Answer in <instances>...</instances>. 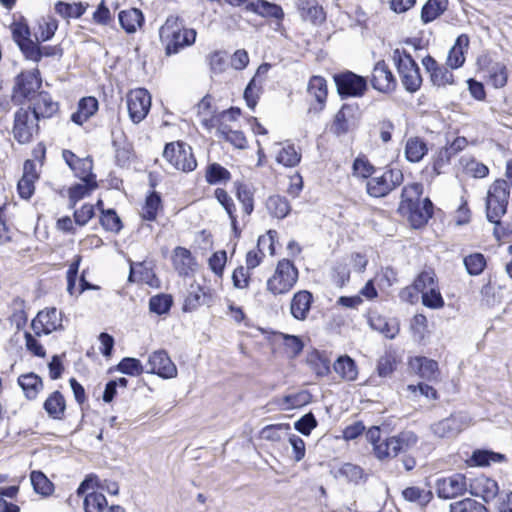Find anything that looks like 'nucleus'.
I'll list each match as a JSON object with an SVG mask.
<instances>
[{
  "mask_svg": "<svg viewBox=\"0 0 512 512\" xmlns=\"http://www.w3.org/2000/svg\"><path fill=\"white\" fill-rule=\"evenodd\" d=\"M392 58L405 90L410 93L418 91L422 84V77L419 66L411 54L404 49L397 48L393 51Z\"/></svg>",
  "mask_w": 512,
  "mask_h": 512,
  "instance_id": "nucleus-1",
  "label": "nucleus"
},
{
  "mask_svg": "<svg viewBox=\"0 0 512 512\" xmlns=\"http://www.w3.org/2000/svg\"><path fill=\"white\" fill-rule=\"evenodd\" d=\"M299 272L292 261L282 259L274 274L267 280L266 289L274 296L289 293L298 281Z\"/></svg>",
  "mask_w": 512,
  "mask_h": 512,
  "instance_id": "nucleus-2",
  "label": "nucleus"
},
{
  "mask_svg": "<svg viewBox=\"0 0 512 512\" xmlns=\"http://www.w3.org/2000/svg\"><path fill=\"white\" fill-rule=\"evenodd\" d=\"M510 196L509 185L506 180H496L490 187L486 200L487 220L496 226L501 225V217L507 211Z\"/></svg>",
  "mask_w": 512,
  "mask_h": 512,
  "instance_id": "nucleus-3",
  "label": "nucleus"
},
{
  "mask_svg": "<svg viewBox=\"0 0 512 512\" xmlns=\"http://www.w3.org/2000/svg\"><path fill=\"white\" fill-rule=\"evenodd\" d=\"M404 180L403 172L398 168L387 167L380 175L374 174L366 183V192L374 198L387 196L399 187Z\"/></svg>",
  "mask_w": 512,
  "mask_h": 512,
  "instance_id": "nucleus-4",
  "label": "nucleus"
},
{
  "mask_svg": "<svg viewBox=\"0 0 512 512\" xmlns=\"http://www.w3.org/2000/svg\"><path fill=\"white\" fill-rule=\"evenodd\" d=\"M40 119L27 107L19 108L14 114L13 137L19 144L30 143L39 133Z\"/></svg>",
  "mask_w": 512,
  "mask_h": 512,
  "instance_id": "nucleus-5",
  "label": "nucleus"
},
{
  "mask_svg": "<svg viewBox=\"0 0 512 512\" xmlns=\"http://www.w3.org/2000/svg\"><path fill=\"white\" fill-rule=\"evenodd\" d=\"M163 157L177 170L191 172L197 167L192 148L184 142H172L165 145Z\"/></svg>",
  "mask_w": 512,
  "mask_h": 512,
  "instance_id": "nucleus-6",
  "label": "nucleus"
},
{
  "mask_svg": "<svg viewBox=\"0 0 512 512\" xmlns=\"http://www.w3.org/2000/svg\"><path fill=\"white\" fill-rule=\"evenodd\" d=\"M42 86L40 71L35 68L30 71H22L15 78L12 99L22 104L24 100H32Z\"/></svg>",
  "mask_w": 512,
  "mask_h": 512,
  "instance_id": "nucleus-7",
  "label": "nucleus"
},
{
  "mask_svg": "<svg viewBox=\"0 0 512 512\" xmlns=\"http://www.w3.org/2000/svg\"><path fill=\"white\" fill-rule=\"evenodd\" d=\"M333 78L341 98L361 97L367 90L366 78L352 71L335 74Z\"/></svg>",
  "mask_w": 512,
  "mask_h": 512,
  "instance_id": "nucleus-8",
  "label": "nucleus"
},
{
  "mask_svg": "<svg viewBox=\"0 0 512 512\" xmlns=\"http://www.w3.org/2000/svg\"><path fill=\"white\" fill-rule=\"evenodd\" d=\"M127 108L131 121L138 124L143 121L151 108V95L144 88L132 90L127 95Z\"/></svg>",
  "mask_w": 512,
  "mask_h": 512,
  "instance_id": "nucleus-9",
  "label": "nucleus"
},
{
  "mask_svg": "<svg viewBox=\"0 0 512 512\" xmlns=\"http://www.w3.org/2000/svg\"><path fill=\"white\" fill-rule=\"evenodd\" d=\"M31 328L37 336L42 334L48 335L53 331L62 329L61 311L52 307L38 312L37 316L32 320Z\"/></svg>",
  "mask_w": 512,
  "mask_h": 512,
  "instance_id": "nucleus-10",
  "label": "nucleus"
},
{
  "mask_svg": "<svg viewBox=\"0 0 512 512\" xmlns=\"http://www.w3.org/2000/svg\"><path fill=\"white\" fill-rule=\"evenodd\" d=\"M145 368V372L157 374L164 379H170L177 376L176 365L172 362L165 350L154 351L149 356Z\"/></svg>",
  "mask_w": 512,
  "mask_h": 512,
  "instance_id": "nucleus-11",
  "label": "nucleus"
},
{
  "mask_svg": "<svg viewBox=\"0 0 512 512\" xmlns=\"http://www.w3.org/2000/svg\"><path fill=\"white\" fill-rule=\"evenodd\" d=\"M435 489L439 498L452 499L463 495L468 490V484L464 475L456 473L437 479Z\"/></svg>",
  "mask_w": 512,
  "mask_h": 512,
  "instance_id": "nucleus-12",
  "label": "nucleus"
},
{
  "mask_svg": "<svg viewBox=\"0 0 512 512\" xmlns=\"http://www.w3.org/2000/svg\"><path fill=\"white\" fill-rule=\"evenodd\" d=\"M372 87L382 93H391L397 87V80L384 60L378 61L372 71Z\"/></svg>",
  "mask_w": 512,
  "mask_h": 512,
  "instance_id": "nucleus-13",
  "label": "nucleus"
},
{
  "mask_svg": "<svg viewBox=\"0 0 512 512\" xmlns=\"http://www.w3.org/2000/svg\"><path fill=\"white\" fill-rule=\"evenodd\" d=\"M422 65L430 76L433 85L445 87L455 83L454 75L446 65H440L431 55L422 59Z\"/></svg>",
  "mask_w": 512,
  "mask_h": 512,
  "instance_id": "nucleus-14",
  "label": "nucleus"
},
{
  "mask_svg": "<svg viewBox=\"0 0 512 512\" xmlns=\"http://www.w3.org/2000/svg\"><path fill=\"white\" fill-rule=\"evenodd\" d=\"M468 490L473 496L480 497L487 503L494 500L499 494L498 483L485 475L470 479Z\"/></svg>",
  "mask_w": 512,
  "mask_h": 512,
  "instance_id": "nucleus-15",
  "label": "nucleus"
},
{
  "mask_svg": "<svg viewBox=\"0 0 512 512\" xmlns=\"http://www.w3.org/2000/svg\"><path fill=\"white\" fill-rule=\"evenodd\" d=\"M27 108L41 120L53 117L59 110V104L53 101L48 92L40 91L30 100V105Z\"/></svg>",
  "mask_w": 512,
  "mask_h": 512,
  "instance_id": "nucleus-16",
  "label": "nucleus"
},
{
  "mask_svg": "<svg viewBox=\"0 0 512 512\" xmlns=\"http://www.w3.org/2000/svg\"><path fill=\"white\" fill-rule=\"evenodd\" d=\"M464 427V419L457 414H451L449 417L442 419L430 426L434 436L438 438H454Z\"/></svg>",
  "mask_w": 512,
  "mask_h": 512,
  "instance_id": "nucleus-17",
  "label": "nucleus"
},
{
  "mask_svg": "<svg viewBox=\"0 0 512 512\" xmlns=\"http://www.w3.org/2000/svg\"><path fill=\"white\" fill-rule=\"evenodd\" d=\"M357 111L356 105L344 104L335 115L331 131L337 136L346 134L355 125Z\"/></svg>",
  "mask_w": 512,
  "mask_h": 512,
  "instance_id": "nucleus-18",
  "label": "nucleus"
},
{
  "mask_svg": "<svg viewBox=\"0 0 512 512\" xmlns=\"http://www.w3.org/2000/svg\"><path fill=\"white\" fill-rule=\"evenodd\" d=\"M313 303V295L308 290L296 292L290 302V313L292 317L299 321L307 319Z\"/></svg>",
  "mask_w": 512,
  "mask_h": 512,
  "instance_id": "nucleus-19",
  "label": "nucleus"
},
{
  "mask_svg": "<svg viewBox=\"0 0 512 512\" xmlns=\"http://www.w3.org/2000/svg\"><path fill=\"white\" fill-rule=\"evenodd\" d=\"M403 214L408 215V219L414 228H421L427 224L433 215V203L429 198L416 203L411 210H404Z\"/></svg>",
  "mask_w": 512,
  "mask_h": 512,
  "instance_id": "nucleus-20",
  "label": "nucleus"
},
{
  "mask_svg": "<svg viewBox=\"0 0 512 512\" xmlns=\"http://www.w3.org/2000/svg\"><path fill=\"white\" fill-rule=\"evenodd\" d=\"M469 43L470 39L467 34H461L456 38L454 45L449 50L446 60V65L450 69H458L464 65L466 60L465 53L468 50Z\"/></svg>",
  "mask_w": 512,
  "mask_h": 512,
  "instance_id": "nucleus-21",
  "label": "nucleus"
},
{
  "mask_svg": "<svg viewBox=\"0 0 512 512\" xmlns=\"http://www.w3.org/2000/svg\"><path fill=\"white\" fill-rule=\"evenodd\" d=\"M172 262L175 270L180 276H188L196 266L195 258L190 250L178 246L173 251Z\"/></svg>",
  "mask_w": 512,
  "mask_h": 512,
  "instance_id": "nucleus-22",
  "label": "nucleus"
},
{
  "mask_svg": "<svg viewBox=\"0 0 512 512\" xmlns=\"http://www.w3.org/2000/svg\"><path fill=\"white\" fill-rule=\"evenodd\" d=\"M196 31L194 29L183 28L175 33L171 39H168L163 44L167 55L176 54L183 47L190 46L195 42Z\"/></svg>",
  "mask_w": 512,
  "mask_h": 512,
  "instance_id": "nucleus-23",
  "label": "nucleus"
},
{
  "mask_svg": "<svg viewBox=\"0 0 512 512\" xmlns=\"http://www.w3.org/2000/svg\"><path fill=\"white\" fill-rule=\"evenodd\" d=\"M335 478H344L348 483L354 485L364 484L368 479V474L364 469L353 463H344L334 473Z\"/></svg>",
  "mask_w": 512,
  "mask_h": 512,
  "instance_id": "nucleus-24",
  "label": "nucleus"
},
{
  "mask_svg": "<svg viewBox=\"0 0 512 512\" xmlns=\"http://www.w3.org/2000/svg\"><path fill=\"white\" fill-rule=\"evenodd\" d=\"M97 110V99L92 96L84 97L79 101L77 111L71 115V120L78 125H82L93 116Z\"/></svg>",
  "mask_w": 512,
  "mask_h": 512,
  "instance_id": "nucleus-25",
  "label": "nucleus"
},
{
  "mask_svg": "<svg viewBox=\"0 0 512 512\" xmlns=\"http://www.w3.org/2000/svg\"><path fill=\"white\" fill-rule=\"evenodd\" d=\"M43 408L50 418L54 420H62L66 409L64 396L59 391H54L45 400Z\"/></svg>",
  "mask_w": 512,
  "mask_h": 512,
  "instance_id": "nucleus-26",
  "label": "nucleus"
},
{
  "mask_svg": "<svg viewBox=\"0 0 512 512\" xmlns=\"http://www.w3.org/2000/svg\"><path fill=\"white\" fill-rule=\"evenodd\" d=\"M423 193V186L420 183H411L403 187L399 211L411 210L419 203Z\"/></svg>",
  "mask_w": 512,
  "mask_h": 512,
  "instance_id": "nucleus-27",
  "label": "nucleus"
},
{
  "mask_svg": "<svg viewBox=\"0 0 512 512\" xmlns=\"http://www.w3.org/2000/svg\"><path fill=\"white\" fill-rule=\"evenodd\" d=\"M18 384L29 400L35 399L43 389L41 377L33 372L20 375L18 377Z\"/></svg>",
  "mask_w": 512,
  "mask_h": 512,
  "instance_id": "nucleus-28",
  "label": "nucleus"
},
{
  "mask_svg": "<svg viewBox=\"0 0 512 512\" xmlns=\"http://www.w3.org/2000/svg\"><path fill=\"white\" fill-rule=\"evenodd\" d=\"M428 153L427 143L420 137H410L405 144V157L411 163L420 162Z\"/></svg>",
  "mask_w": 512,
  "mask_h": 512,
  "instance_id": "nucleus-29",
  "label": "nucleus"
},
{
  "mask_svg": "<svg viewBox=\"0 0 512 512\" xmlns=\"http://www.w3.org/2000/svg\"><path fill=\"white\" fill-rule=\"evenodd\" d=\"M246 9L257 13L262 17H271L277 20H282L284 17V12L281 6L274 3H270L266 0L250 2L247 4Z\"/></svg>",
  "mask_w": 512,
  "mask_h": 512,
  "instance_id": "nucleus-30",
  "label": "nucleus"
},
{
  "mask_svg": "<svg viewBox=\"0 0 512 512\" xmlns=\"http://www.w3.org/2000/svg\"><path fill=\"white\" fill-rule=\"evenodd\" d=\"M334 371L346 381H354L358 370L355 361L348 355L339 356L333 364Z\"/></svg>",
  "mask_w": 512,
  "mask_h": 512,
  "instance_id": "nucleus-31",
  "label": "nucleus"
},
{
  "mask_svg": "<svg viewBox=\"0 0 512 512\" xmlns=\"http://www.w3.org/2000/svg\"><path fill=\"white\" fill-rule=\"evenodd\" d=\"M119 23L121 27L127 33L136 32L137 28L140 27L144 22V16L141 10L137 8H130L123 10L118 15Z\"/></svg>",
  "mask_w": 512,
  "mask_h": 512,
  "instance_id": "nucleus-32",
  "label": "nucleus"
},
{
  "mask_svg": "<svg viewBox=\"0 0 512 512\" xmlns=\"http://www.w3.org/2000/svg\"><path fill=\"white\" fill-rule=\"evenodd\" d=\"M266 208L269 214L277 219H284L291 211V206L286 197L272 195L266 200Z\"/></svg>",
  "mask_w": 512,
  "mask_h": 512,
  "instance_id": "nucleus-33",
  "label": "nucleus"
},
{
  "mask_svg": "<svg viewBox=\"0 0 512 512\" xmlns=\"http://www.w3.org/2000/svg\"><path fill=\"white\" fill-rule=\"evenodd\" d=\"M411 365L417 369L419 376L426 380H434L438 376V363L426 357H416Z\"/></svg>",
  "mask_w": 512,
  "mask_h": 512,
  "instance_id": "nucleus-34",
  "label": "nucleus"
},
{
  "mask_svg": "<svg viewBox=\"0 0 512 512\" xmlns=\"http://www.w3.org/2000/svg\"><path fill=\"white\" fill-rule=\"evenodd\" d=\"M307 91L319 104L318 111H321L327 98V83L321 76H313L309 80Z\"/></svg>",
  "mask_w": 512,
  "mask_h": 512,
  "instance_id": "nucleus-35",
  "label": "nucleus"
},
{
  "mask_svg": "<svg viewBox=\"0 0 512 512\" xmlns=\"http://www.w3.org/2000/svg\"><path fill=\"white\" fill-rule=\"evenodd\" d=\"M506 461V456L502 453L491 450L477 449L472 453L470 463L475 466H489L491 463H501Z\"/></svg>",
  "mask_w": 512,
  "mask_h": 512,
  "instance_id": "nucleus-36",
  "label": "nucleus"
},
{
  "mask_svg": "<svg viewBox=\"0 0 512 512\" xmlns=\"http://www.w3.org/2000/svg\"><path fill=\"white\" fill-rule=\"evenodd\" d=\"M82 182L71 186L68 190L70 208H74L78 201L90 195L98 186L96 181L82 180Z\"/></svg>",
  "mask_w": 512,
  "mask_h": 512,
  "instance_id": "nucleus-37",
  "label": "nucleus"
},
{
  "mask_svg": "<svg viewBox=\"0 0 512 512\" xmlns=\"http://www.w3.org/2000/svg\"><path fill=\"white\" fill-rule=\"evenodd\" d=\"M448 0H428L422 7L421 20L429 23L438 18L447 9Z\"/></svg>",
  "mask_w": 512,
  "mask_h": 512,
  "instance_id": "nucleus-38",
  "label": "nucleus"
},
{
  "mask_svg": "<svg viewBox=\"0 0 512 512\" xmlns=\"http://www.w3.org/2000/svg\"><path fill=\"white\" fill-rule=\"evenodd\" d=\"M30 481L35 493L43 497H48L54 492V484L42 471H32Z\"/></svg>",
  "mask_w": 512,
  "mask_h": 512,
  "instance_id": "nucleus-39",
  "label": "nucleus"
},
{
  "mask_svg": "<svg viewBox=\"0 0 512 512\" xmlns=\"http://www.w3.org/2000/svg\"><path fill=\"white\" fill-rule=\"evenodd\" d=\"M301 157V152L297 151L293 144H288L279 149L276 161L284 167H295L300 163Z\"/></svg>",
  "mask_w": 512,
  "mask_h": 512,
  "instance_id": "nucleus-40",
  "label": "nucleus"
},
{
  "mask_svg": "<svg viewBox=\"0 0 512 512\" xmlns=\"http://www.w3.org/2000/svg\"><path fill=\"white\" fill-rule=\"evenodd\" d=\"M373 454L379 461L395 458L399 454V451L394 436L382 440L373 449Z\"/></svg>",
  "mask_w": 512,
  "mask_h": 512,
  "instance_id": "nucleus-41",
  "label": "nucleus"
},
{
  "mask_svg": "<svg viewBox=\"0 0 512 512\" xmlns=\"http://www.w3.org/2000/svg\"><path fill=\"white\" fill-rule=\"evenodd\" d=\"M205 179L211 185L226 183L231 179V173L220 164L211 163L206 168Z\"/></svg>",
  "mask_w": 512,
  "mask_h": 512,
  "instance_id": "nucleus-42",
  "label": "nucleus"
},
{
  "mask_svg": "<svg viewBox=\"0 0 512 512\" xmlns=\"http://www.w3.org/2000/svg\"><path fill=\"white\" fill-rule=\"evenodd\" d=\"M206 293L199 285H191L185 298L183 310L190 312L205 304Z\"/></svg>",
  "mask_w": 512,
  "mask_h": 512,
  "instance_id": "nucleus-43",
  "label": "nucleus"
},
{
  "mask_svg": "<svg viewBox=\"0 0 512 512\" xmlns=\"http://www.w3.org/2000/svg\"><path fill=\"white\" fill-rule=\"evenodd\" d=\"M88 7V4L79 3H66L59 1L55 5V11L63 18H80Z\"/></svg>",
  "mask_w": 512,
  "mask_h": 512,
  "instance_id": "nucleus-44",
  "label": "nucleus"
},
{
  "mask_svg": "<svg viewBox=\"0 0 512 512\" xmlns=\"http://www.w3.org/2000/svg\"><path fill=\"white\" fill-rule=\"evenodd\" d=\"M161 207V197L160 194L153 191L151 192L145 200V204L142 207L141 217L144 220L154 221L157 217V213L159 208Z\"/></svg>",
  "mask_w": 512,
  "mask_h": 512,
  "instance_id": "nucleus-45",
  "label": "nucleus"
},
{
  "mask_svg": "<svg viewBox=\"0 0 512 512\" xmlns=\"http://www.w3.org/2000/svg\"><path fill=\"white\" fill-rule=\"evenodd\" d=\"M464 266L469 275L478 276L486 268V258L482 253H472L463 259Z\"/></svg>",
  "mask_w": 512,
  "mask_h": 512,
  "instance_id": "nucleus-46",
  "label": "nucleus"
},
{
  "mask_svg": "<svg viewBox=\"0 0 512 512\" xmlns=\"http://www.w3.org/2000/svg\"><path fill=\"white\" fill-rule=\"evenodd\" d=\"M352 170L354 176L368 180L378 171L364 155L358 156L353 161Z\"/></svg>",
  "mask_w": 512,
  "mask_h": 512,
  "instance_id": "nucleus-47",
  "label": "nucleus"
},
{
  "mask_svg": "<svg viewBox=\"0 0 512 512\" xmlns=\"http://www.w3.org/2000/svg\"><path fill=\"white\" fill-rule=\"evenodd\" d=\"M402 495L405 500L410 502H418L422 506H426L433 498L432 491H426L415 486L407 487L404 489Z\"/></svg>",
  "mask_w": 512,
  "mask_h": 512,
  "instance_id": "nucleus-48",
  "label": "nucleus"
},
{
  "mask_svg": "<svg viewBox=\"0 0 512 512\" xmlns=\"http://www.w3.org/2000/svg\"><path fill=\"white\" fill-rule=\"evenodd\" d=\"M468 145V141L465 137H456L448 146L441 149L439 152V160L436 162L435 167L439 161L449 162L451 157L461 152Z\"/></svg>",
  "mask_w": 512,
  "mask_h": 512,
  "instance_id": "nucleus-49",
  "label": "nucleus"
},
{
  "mask_svg": "<svg viewBox=\"0 0 512 512\" xmlns=\"http://www.w3.org/2000/svg\"><path fill=\"white\" fill-rule=\"evenodd\" d=\"M107 504L106 497L95 491L86 494L83 503L85 512H103Z\"/></svg>",
  "mask_w": 512,
  "mask_h": 512,
  "instance_id": "nucleus-50",
  "label": "nucleus"
},
{
  "mask_svg": "<svg viewBox=\"0 0 512 512\" xmlns=\"http://www.w3.org/2000/svg\"><path fill=\"white\" fill-rule=\"evenodd\" d=\"M116 369L129 376H139L146 370L139 359L132 357L123 358L117 364Z\"/></svg>",
  "mask_w": 512,
  "mask_h": 512,
  "instance_id": "nucleus-51",
  "label": "nucleus"
},
{
  "mask_svg": "<svg viewBox=\"0 0 512 512\" xmlns=\"http://www.w3.org/2000/svg\"><path fill=\"white\" fill-rule=\"evenodd\" d=\"M183 28L184 27L180 21V18L174 15H170L159 29V37L161 42L164 43L168 39H171L175 33L179 32Z\"/></svg>",
  "mask_w": 512,
  "mask_h": 512,
  "instance_id": "nucleus-52",
  "label": "nucleus"
},
{
  "mask_svg": "<svg viewBox=\"0 0 512 512\" xmlns=\"http://www.w3.org/2000/svg\"><path fill=\"white\" fill-rule=\"evenodd\" d=\"M100 224L106 231L118 233L122 229V221L114 209L102 210Z\"/></svg>",
  "mask_w": 512,
  "mask_h": 512,
  "instance_id": "nucleus-53",
  "label": "nucleus"
},
{
  "mask_svg": "<svg viewBox=\"0 0 512 512\" xmlns=\"http://www.w3.org/2000/svg\"><path fill=\"white\" fill-rule=\"evenodd\" d=\"M437 286L436 275L432 270L422 271L414 280L413 289L424 294L425 291Z\"/></svg>",
  "mask_w": 512,
  "mask_h": 512,
  "instance_id": "nucleus-54",
  "label": "nucleus"
},
{
  "mask_svg": "<svg viewBox=\"0 0 512 512\" xmlns=\"http://www.w3.org/2000/svg\"><path fill=\"white\" fill-rule=\"evenodd\" d=\"M172 304H173V299H172L171 295L158 294V295L152 296L150 298L149 309L153 313L162 315V314L169 312Z\"/></svg>",
  "mask_w": 512,
  "mask_h": 512,
  "instance_id": "nucleus-55",
  "label": "nucleus"
},
{
  "mask_svg": "<svg viewBox=\"0 0 512 512\" xmlns=\"http://www.w3.org/2000/svg\"><path fill=\"white\" fill-rule=\"evenodd\" d=\"M289 430L290 425L287 423L267 425L261 430L260 437L268 441L279 442L282 435Z\"/></svg>",
  "mask_w": 512,
  "mask_h": 512,
  "instance_id": "nucleus-56",
  "label": "nucleus"
},
{
  "mask_svg": "<svg viewBox=\"0 0 512 512\" xmlns=\"http://www.w3.org/2000/svg\"><path fill=\"white\" fill-rule=\"evenodd\" d=\"M450 512H488V510L476 500L466 498L450 504Z\"/></svg>",
  "mask_w": 512,
  "mask_h": 512,
  "instance_id": "nucleus-57",
  "label": "nucleus"
},
{
  "mask_svg": "<svg viewBox=\"0 0 512 512\" xmlns=\"http://www.w3.org/2000/svg\"><path fill=\"white\" fill-rule=\"evenodd\" d=\"M490 82L495 88H502L507 84L508 73L507 68L503 63H495L491 66L490 71Z\"/></svg>",
  "mask_w": 512,
  "mask_h": 512,
  "instance_id": "nucleus-58",
  "label": "nucleus"
},
{
  "mask_svg": "<svg viewBox=\"0 0 512 512\" xmlns=\"http://www.w3.org/2000/svg\"><path fill=\"white\" fill-rule=\"evenodd\" d=\"M93 162L89 157L82 158L77 161V164L72 168L75 176L81 180L96 181L95 174L92 173Z\"/></svg>",
  "mask_w": 512,
  "mask_h": 512,
  "instance_id": "nucleus-59",
  "label": "nucleus"
},
{
  "mask_svg": "<svg viewBox=\"0 0 512 512\" xmlns=\"http://www.w3.org/2000/svg\"><path fill=\"white\" fill-rule=\"evenodd\" d=\"M261 85L262 81H258L256 77H253L244 90V99L247 103V106L252 110L257 105Z\"/></svg>",
  "mask_w": 512,
  "mask_h": 512,
  "instance_id": "nucleus-60",
  "label": "nucleus"
},
{
  "mask_svg": "<svg viewBox=\"0 0 512 512\" xmlns=\"http://www.w3.org/2000/svg\"><path fill=\"white\" fill-rule=\"evenodd\" d=\"M394 438L397 442L399 453L406 452L418 442V436L410 430L401 431L397 435H394Z\"/></svg>",
  "mask_w": 512,
  "mask_h": 512,
  "instance_id": "nucleus-61",
  "label": "nucleus"
},
{
  "mask_svg": "<svg viewBox=\"0 0 512 512\" xmlns=\"http://www.w3.org/2000/svg\"><path fill=\"white\" fill-rule=\"evenodd\" d=\"M422 303L424 306L431 309H439L444 306V300L438 286L430 288V290L422 294Z\"/></svg>",
  "mask_w": 512,
  "mask_h": 512,
  "instance_id": "nucleus-62",
  "label": "nucleus"
},
{
  "mask_svg": "<svg viewBox=\"0 0 512 512\" xmlns=\"http://www.w3.org/2000/svg\"><path fill=\"white\" fill-rule=\"evenodd\" d=\"M95 216V206L85 203L74 211L73 217L76 225L85 226Z\"/></svg>",
  "mask_w": 512,
  "mask_h": 512,
  "instance_id": "nucleus-63",
  "label": "nucleus"
},
{
  "mask_svg": "<svg viewBox=\"0 0 512 512\" xmlns=\"http://www.w3.org/2000/svg\"><path fill=\"white\" fill-rule=\"evenodd\" d=\"M237 199L242 204L243 211L250 215L254 209V199L252 192L245 185L237 187Z\"/></svg>",
  "mask_w": 512,
  "mask_h": 512,
  "instance_id": "nucleus-64",
  "label": "nucleus"
}]
</instances>
